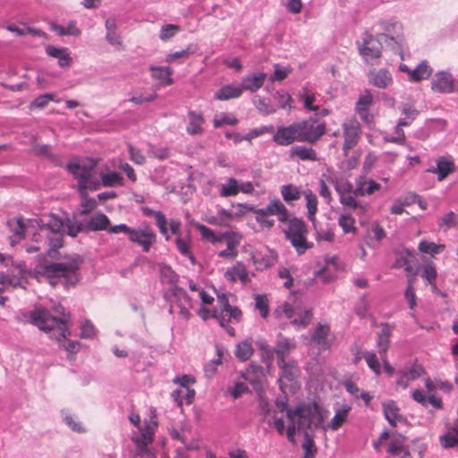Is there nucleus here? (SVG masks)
Returning a JSON list of instances; mask_svg holds the SVG:
<instances>
[{
  "label": "nucleus",
  "mask_w": 458,
  "mask_h": 458,
  "mask_svg": "<svg viewBox=\"0 0 458 458\" xmlns=\"http://www.w3.org/2000/svg\"><path fill=\"white\" fill-rule=\"evenodd\" d=\"M284 200L287 203L298 200L301 199V191L293 184L283 185L280 190Z\"/></svg>",
  "instance_id": "nucleus-43"
},
{
  "label": "nucleus",
  "mask_w": 458,
  "mask_h": 458,
  "mask_svg": "<svg viewBox=\"0 0 458 458\" xmlns=\"http://www.w3.org/2000/svg\"><path fill=\"white\" fill-rule=\"evenodd\" d=\"M267 79V74L265 72L254 73L252 75L245 76L242 79L241 89H242V92L244 90L256 92L259 90L264 84Z\"/></svg>",
  "instance_id": "nucleus-26"
},
{
  "label": "nucleus",
  "mask_w": 458,
  "mask_h": 458,
  "mask_svg": "<svg viewBox=\"0 0 458 458\" xmlns=\"http://www.w3.org/2000/svg\"><path fill=\"white\" fill-rule=\"evenodd\" d=\"M255 307L259 311L263 318H267L269 314V301L266 295L259 294L255 297Z\"/></svg>",
  "instance_id": "nucleus-57"
},
{
  "label": "nucleus",
  "mask_w": 458,
  "mask_h": 458,
  "mask_svg": "<svg viewBox=\"0 0 458 458\" xmlns=\"http://www.w3.org/2000/svg\"><path fill=\"white\" fill-rule=\"evenodd\" d=\"M303 195L306 199V207L308 209V218L310 221L315 220V215L318 211V199L317 196L312 192L311 190L308 189L303 191Z\"/></svg>",
  "instance_id": "nucleus-41"
},
{
  "label": "nucleus",
  "mask_w": 458,
  "mask_h": 458,
  "mask_svg": "<svg viewBox=\"0 0 458 458\" xmlns=\"http://www.w3.org/2000/svg\"><path fill=\"white\" fill-rule=\"evenodd\" d=\"M253 263L257 266L258 269H266L274 266L277 261V255L272 250H267V253L261 257L254 255L252 257Z\"/></svg>",
  "instance_id": "nucleus-37"
},
{
  "label": "nucleus",
  "mask_w": 458,
  "mask_h": 458,
  "mask_svg": "<svg viewBox=\"0 0 458 458\" xmlns=\"http://www.w3.org/2000/svg\"><path fill=\"white\" fill-rule=\"evenodd\" d=\"M220 238H222V241L225 242L226 248L232 250H237V248L240 245L242 240V236L239 233L233 232L225 233L220 235Z\"/></svg>",
  "instance_id": "nucleus-56"
},
{
  "label": "nucleus",
  "mask_w": 458,
  "mask_h": 458,
  "mask_svg": "<svg viewBox=\"0 0 458 458\" xmlns=\"http://www.w3.org/2000/svg\"><path fill=\"white\" fill-rule=\"evenodd\" d=\"M343 131V155L346 157L350 151L360 142L362 135V128L360 122L355 117L346 119L342 123Z\"/></svg>",
  "instance_id": "nucleus-8"
},
{
  "label": "nucleus",
  "mask_w": 458,
  "mask_h": 458,
  "mask_svg": "<svg viewBox=\"0 0 458 458\" xmlns=\"http://www.w3.org/2000/svg\"><path fill=\"white\" fill-rule=\"evenodd\" d=\"M253 353L254 349L252 347V343L251 341L248 340L239 343L234 352L236 358L241 361H246L250 360Z\"/></svg>",
  "instance_id": "nucleus-38"
},
{
  "label": "nucleus",
  "mask_w": 458,
  "mask_h": 458,
  "mask_svg": "<svg viewBox=\"0 0 458 458\" xmlns=\"http://www.w3.org/2000/svg\"><path fill=\"white\" fill-rule=\"evenodd\" d=\"M172 397L181 407L183 403L190 405L194 401L195 390L192 388L177 389L172 393Z\"/></svg>",
  "instance_id": "nucleus-35"
},
{
  "label": "nucleus",
  "mask_w": 458,
  "mask_h": 458,
  "mask_svg": "<svg viewBox=\"0 0 458 458\" xmlns=\"http://www.w3.org/2000/svg\"><path fill=\"white\" fill-rule=\"evenodd\" d=\"M301 447L304 451L303 457L315 458V456L318 453V449H317V446L315 445V442H314L312 437H310L308 432L305 433L304 442H303Z\"/></svg>",
  "instance_id": "nucleus-54"
},
{
  "label": "nucleus",
  "mask_w": 458,
  "mask_h": 458,
  "mask_svg": "<svg viewBox=\"0 0 458 458\" xmlns=\"http://www.w3.org/2000/svg\"><path fill=\"white\" fill-rule=\"evenodd\" d=\"M380 188L381 185L378 182L371 179H366L365 177L360 176L356 179L353 193L355 196L360 197L366 195H372Z\"/></svg>",
  "instance_id": "nucleus-22"
},
{
  "label": "nucleus",
  "mask_w": 458,
  "mask_h": 458,
  "mask_svg": "<svg viewBox=\"0 0 458 458\" xmlns=\"http://www.w3.org/2000/svg\"><path fill=\"white\" fill-rule=\"evenodd\" d=\"M292 156L298 157L302 161H317V152L312 148H306L303 146H295L291 149Z\"/></svg>",
  "instance_id": "nucleus-39"
},
{
  "label": "nucleus",
  "mask_w": 458,
  "mask_h": 458,
  "mask_svg": "<svg viewBox=\"0 0 458 458\" xmlns=\"http://www.w3.org/2000/svg\"><path fill=\"white\" fill-rule=\"evenodd\" d=\"M387 453L394 457L410 458V452L405 445V439L402 436L394 437L390 440Z\"/></svg>",
  "instance_id": "nucleus-23"
},
{
  "label": "nucleus",
  "mask_w": 458,
  "mask_h": 458,
  "mask_svg": "<svg viewBox=\"0 0 458 458\" xmlns=\"http://www.w3.org/2000/svg\"><path fill=\"white\" fill-rule=\"evenodd\" d=\"M113 225H110V220L104 213L94 214L86 223V230L89 231H103L107 230Z\"/></svg>",
  "instance_id": "nucleus-27"
},
{
  "label": "nucleus",
  "mask_w": 458,
  "mask_h": 458,
  "mask_svg": "<svg viewBox=\"0 0 458 458\" xmlns=\"http://www.w3.org/2000/svg\"><path fill=\"white\" fill-rule=\"evenodd\" d=\"M225 278L231 283L241 281L245 284L250 282L246 266L242 262H237L233 266L228 267L225 273Z\"/></svg>",
  "instance_id": "nucleus-20"
},
{
  "label": "nucleus",
  "mask_w": 458,
  "mask_h": 458,
  "mask_svg": "<svg viewBox=\"0 0 458 458\" xmlns=\"http://www.w3.org/2000/svg\"><path fill=\"white\" fill-rule=\"evenodd\" d=\"M102 183L106 187L123 186V178L116 172H110L101 175Z\"/></svg>",
  "instance_id": "nucleus-50"
},
{
  "label": "nucleus",
  "mask_w": 458,
  "mask_h": 458,
  "mask_svg": "<svg viewBox=\"0 0 458 458\" xmlns=\"http://www.w3.org/2000/svg\"><path fill=\"white\" fill-rule=\"evenodd\" d=\"M42 225L54 233H61L64 231V223L57 216L50 214L40 219Z\"/></svg>",
  "instance_id": "nucleus-34"
},
{
  "label": "nucleus",
  "mask_w": 458,
  "mask_h": 458,
  "mask_svg": "<svg viewBox=\"0 0 458 458\" xmlns=\"http://www.w3.org/2000/svg\"><path fill=\"white\" fill-rule=\"evenodd\" d=\"M422 278H424L431 286L433 289H437V269L433 263L427 264L423 269Z\"/></svg>",
  "instance_id": "nucleus-58"
},
{
  "label": "nucleus",
  "mask_w": 458,
  "mask_h": 458,
  "mask_svg": "<svg viewBox=\"0 0 458 458\" xmlns=\"http://www.w3.org/2000/svg\"><path fill=\"white\" fill-rule=\"evenodd\" d=\"M415 119L404 117L399 120L397 125L395 127V135L394 136H386L384 139L386 142L396 143L399 145H403L406 140V137L403 127L411 125Z\"/></svg>",
  "instance_id": "nucleus-28"
},
{
  "label": "nucleus",
  "mask_w": 458,
  "mask_h": 458,
  "mask_svg": "<svg viewBox=\"0 0 458 458\" xmlns=\"http://www.w3.org/2000/svg\"><path fill=\"white\" fill-rule=\"evenodd\" d=\"M355 197L356 196L354 195V193L352 191V192L344 194L343 196H340L339 200H340V203L345 207H348L353 210L360 209V211L365 212L366 207L360 204L356 200Z\"/></svg>",
  "instance_id": "nucleus-51"
},
{
  "label": "nucleus",
  "mask_w": 458,
  "mask_h": 458,
  "mask_svg": "<svg viewBox=\"0 0 458 458\" xmlns=\"http://www.w3.org/2000/svg\"><path fill=\"white\" fill-rule=\"evenodd\" d=\"M126 233L130 242L140 246L143 252H148L157 242V234L148 225L140 228H132L125 224H120L109 228V233Z\"/></svg>",
  "instance_id": "nucleus-5"
},
{
  "label": "nucleus",
  "mask_w": 458,
  "mask_h": 458,
  "mask_svg": "<svg viewBox=\"0 0 458 458\" xmlns=\"http://www.w3.org/2000/svg\"><path fill=\"white\" fill-rule=\"evenodd\" d=\"M312 316L313 314L311 310H302L301 308L295 316V318L292 320V324L296 328H305L310 324Z\"/></svg>",
  "instance_id": "nucleus-44"
},
{
  "label": "nucleus",
  "mask_w": 458,
  "mask_h": 458,
  "mask_svg": "<svg viewBox=\"0 0 458 458\" xmlns=\"http://www.w3.org/2000/svg\"><path fill=\"white\" fill-rule=\"evenodd\" d=\"M254 214L260 216H276L280 222H287L289 220V212L284 203L276 199H271L268 205L264 208L254 210Z\"/></svg>",
  "instance_id": "nucleus-14"
},
{
  "label": "nucleus",
  "mask_w": 458,
  "mask_h": 458,
  "mask_svg": "<svg viewBox=\"0 0 458 458\" xmlns=\"http://www.w3.org/2000/svg\"><path fill=\"white\" fill-rule=\"evenodd\" d=\"M299 131L297 123L287 126H279L273 135V140L279 146H289L295 141L299 142Z\"/></svg>",
  "instance_id": "nucleus-13"
},
{
  "label": "nucleus",
  "mask_w": 458,
  "mask_h": 458,
  "mask_svg": "<svg viewBox=\"0 0 458 458\" xmlns=\"http://www.w3.org/2000/svg\"><path fill=\"white\" fill-rule=\"evenodd\" d=\"M286 416L289 420H295L297 421L298 430L313 431L322 427L327 417V411L318 403L312 402L286 410Z\"/></svg>",
  "instance_id": "nucleus-3"
},
{
  "label": "nucleus",
  "mask_w": 458,
  "mask_h": 458,
  "mask_svg": "<svg viewBox=\"0 0 458 458\" xmlns=\"http://www.w3.org/2000/svg\"><path fill=\"white\" fill-rule=\"evenodd\" d=\"M293 349H295V344L293 343L290 339L285 337L279 339L274 349V352L277 357V363L287 361L286 357Z\"/></svg>",
  "instance_id": "nucleus-30"
},
{
  "label": "nucleus",
  "mask_w": 458,
  "mask_h": 458,
  "mask_svg": "<svg viewBox=\"0 0 458 458\" xmlns=\"http://www.w3.org/2000/svg\"><path fill=\"white\" fill-rule=\"evenodd\" d=\"M286 239L295 248L299 254H303L313 247V243L307 241L308 229L302 219L292 218L288 220V228L284 231Z\"/></svg>",
  "instance_id": "nucleus-7"
},
{
  "label": "nucleus",
  "mask_w": 458,
  "mask_h": 458,
  "mask_svg": "<svg viewBox=\"0 0 458 458\" xmlns=\"http://www.w3.org/2000/svg\"><path fill=\"white\" fill-rule=\"evenodd\" d=\"M142 212L147 216H154L156 219V224L159 228L160 233L165 237L166 240H169L168 236V228H167V221L165 215L161 211H154L151 208L146 207L142 208Z\"/></svg>",
  "instance_id": "nucleus-32"
},
{
  "label": "nucleus",
  "mask_w": 458,
  "mask_h": 458,
  "mask_svg": "<svg viewBox=\"0 0 458 458\" xmlns=\"http://www.w3.org/2000/svg\"><path fill=\"white\" fill-rule=\"evenodd\" d=\"M274 73L269 78L272 82L284 81L292 72L290 67H282L278 64L274 65Z\"/></svg>",
  "instance_id": "nucleus-62"
},
{
  "label": "nucleus",
  "mask_w": 458,
  "mask_h": 458,
  "mask_svg": "<svg viewBox=\"0 0 458 458\" xmlns=\"http://www.w3.org/2000/svg\"><path fill=\"white\" fill-rule=\"evenodd\" d=\"M364 360H366L369 369L376 374H381V366L376 353L365 351L363 353Z\"/></svg>",
  "instance_id": "nucleus-59"
},
{
  "label": "nucleus",
  "mask_w": 458,
  "mask_h": 458,
  "mask_svg": "<svg viewBox=\"0 0 458 458\" xmlns=\"http://www.w3.org/2000/svg\"><path fill=\"white\" fill-rule=\"evenodd\" d=\"M176 248L180 253L187 257L192 264H195V258L191 251L190 242L178 237L175 241Z\"/></svg>",
  "instance_id": "nucleus-61"
},
{
  "label": "nucleus",
  "mask_w": 458,
  "mask_h": 458,
  "mask_svg": "<svg viewBox=\"0 0 458 458\" xmlns=\"http://www.w3.org/2000/svg\"><path fill=\"white\" fill-rule=\"evenodd\" d=\"M401 72H406L411 81H420L427 80L432 74V68L427 61H422L415 69H410L406 64H401L399 66Z\"/></svg>",
  "instance_id": "nucleus-18"
},
{
  "label": "nucleus",
  "mask_w": 458,
  "mask_h": 458,
  "mask_svg": "<svg viewBox=\"0 0 458 458\" xmlns=\"http://www.w3.org/2000/svg\"><path fill=\"white\" fill-rule=\"evenodd\" d=\"M151 76L153 79L157 80L164 85H172L173 80L171 78L173 70L170 67L151 66Z\"/></svg>",
  "instance_id": "nucleus-33"
},
{
  "label": "nucleus",
  "mask_w": 458,
  "mask_h": 458,
  "mask_svg": "<svg viewBox=\"0 0 458 458\" xmlns=\"http://www.w3.org/2000/svg\"><path fill=\"white\" fill-rule=\"evenodd\" d=\"M332 183L339 197L354 191L351 182L345 178H336L332 180Z\"/></svg>",
  "instance_id": "nucleus-52"
},
{
  "label": "nucleus",
  "mask_w": 458,
  "mask_h": 458,
  "mask_svg": "<svg viewBox=\"0 0 458 458\" xmlns=\"http://www.w3.org/2000/svg\"><path fill=\"white\" fill-rule=\"evenodd\" d=\"M455 164L450 157H440L436 160V167L428 169V173L437 175L438 181H444L449 174L454 173Z\"/></svg>",
  "instance_id": "nucleus-17"
},
{
  "label": "nucleus",
  "mask_w": 458,
  "mask_h": 458,
  "mask_svg": "<svg viewBox=\"0 0 458 458\" xmlns=\"http://www.w3.org/2000/svg\"><path fill=\"white\" fill-rule=\"evenodd\" d=\"M281 369V375L278 378L280 389L283 392L287 390L293 391L297 386V377L299 376V369L294 360L277 363Z\"/></svg>",
  "instance_id": "nucleus-12"
},
{
  "label": "nucleus",
  "mask_w": 458,
  "mask_h": 458,
  "mask_svg": "<svg viewBox=\"0 0 458 458\" xmlns=\"http://www.w3.org/2000/svg\"><path fill=\"white\" fill-rule=\"evenodd\" d=\"M238 123V119L233 114L221 113L216 114L213 120L215 128H220L225 124L234 126Z\"/></svg>",
  "instance_id": "nucleus-48"
},
{
  "label": "nucleus",
  "mask_w": 458,
  "mask_h": 458,
  "mask_svg": "<svg viewBox=\"0 0 458 458\" xmlns=\"http://www.w3.org/2000/svg\"><path fill=\"white\" fill-rule=\"evenodd\" d=\"M384 415L392 426H396L397 422L401 421L403 417L399 412V408L394 401H390L383 404Z\"/></svg>",
  "instance_id": "nucleus-36"
},
{
  "label": "nucleus",
  "mask_w": 458,
  "mask_h": 458,
  "mask_svg": "<svg viewBox=\"0 0 458 458\" xmlns=\"http://www.w3.org/2000/svg\"><path fill=\"white\" fill-rule=\"evenodd\" d=\"M338 224L344 233H356L355 219L349 214H343L339 216Z\"/></svg>",
  "instance_id": "nucleus-46"
},
{
  "label": "nucleus",
  "mask_w": 458,
  "mask_h": 458,
  "mask_svg": "<svg viewBox=\"0 0 458 458\" xmlns=\"http://www.w3.org/2000/svg\"><path fill=\"white\" fill-rule=\"evenodd\" d=\"M279 309L284 314L285 318L293 320V318H295V316L297 315L298 311L300 310L301 306L297 302H294V303L284 302L279 307Z\"/></svg>",
  "instance_id": "nucleus-64"
},
{
  "label": "nucleus",
  "mask_w": 458,
  "mask_h": 458,
  "mask_svg": "<svg viewBox=\"0 0 458 458\" xmlns=\"http://www.w3.org/2000/svg\"><path fill=\"white\" fill-rule=\"evenodd\" d=\"M197 50L198 47L196 45H189L185 49L182 51H177L167 55L165 57V62L171 64L176 59L186 60L190 57L191 55L197 52Z\"/></svg>",
  "instance_id": "nucleus-45"
},
{
  "label": "nucleus",
  "mask_w": 458,
  "mask_h": 458,
  "mask_svg": "<svg viewBox=\"0 0 458 458\" xmlns=\"http://www.w3.org/2000/svg\"><path fill=\"white\" fill-rule=\"evenodd\" d=\"M31 319L40 330L52 332V337L61 343V346L67 352L69 360L75 359L80 350V344L77 341L66 340L71 335L68 315L64 314L63 318H56L46 310H36L31 312Z\"/></svg>",
  "instance_id": "nucleus-1"
},
{
  "label": "nucleus",
  "mask_w": 458,
  "mask_h": 458,
  "mask_svg": "<svg viewBox=\"0 0 458 458\" xmlns=\"http://www.w3.org/2000/svg\"><path fill=\"white\" fill-rule=\"evenodd\" d=\"M242 377L252 385L255 388L261 386L265 375L262 367L250 364L243 372Z\"/></svg>",
  "instance_id": "nucleus-24"
},
{
  "label": "nucleus",
  "mask_w": 458,
  "mask_h": 458,
  "mask_svg": "<svg viewBox=\"0 0 458 458\" xmlns=\"http://www.w3.org/2000/svg\"><path fill=\"white\" fill-rule=\"evenodd\" d=\"M386 38V34H379L377 38H375L371 34H368L363 38L362 44L359 47V53L366 64L370 65L377 64V61L382 54L381 40Z\"/></svg>",
  "instance_id": "nucleus-9"
},
{
  "label": "nucleus",
  "mask_w": 458,
  "mask_h": 458,
  "mask_svg": "<svg viewBox=\"0 0 458 458\" xmlns=\"http://www.w3.org/2000/svg\"><path fill=\"white\" fill-rule=\"evenodd\" d=\"M157 427V423H149L145 422L142 427L139 428L140 434L139 436H133L131 440L136 445V449H150L149 445L152 444L154 440L155 428Z\"/></svg>",
  "instance_id": "nucleus-15"
},
{
  "label": "nucleus",
  "mask_w": 458,
  "mask_h": 458,
  "mask_svg": "<svg viewBox=\"0 0 458 458\" xmlns=\"http://www.w3.org/2000/svg\"><path fill=\"white\" fill-rule=\"evenodd\" d=\"M299 131V142L314 144L327 132L324 123L316 124L313 121H301L297 123Z\"/></svg>",
  "instance_id": "nucleus-11"
},
{
  "label": "nucleus",
  "mask_w": 458,
  "mask_h": 458,
  "mask_svg": "<svg viewBox=\"0 0 458 458\" xmlns=\"http://www.w3.org/2000/svg\"><path fill=\"white\" fill-rule=\"evenodd\" d=\"M329 332L330 327L328 325L319 324L315 329L311 340L319 345H324Z\"/></svg>",
  "instance_id": "nucleus-53"
},
{
  "label": "nucleus",
  "mask_w": 458,
  "mask_h": 458,
  "mask_svg": "<svg viewBox=\"0 0 458 458\" xmlns=\"http://www.w3.org/2000/svg\"><path fill=\"white\" fill-rule=\"evenodd\" d=\"M430 89L438 94H458V79L449 72H438L431 80Z\"/></svg>",
  "instance_id": "nucleus-10"
},
{
  "label": "nucleus",
  "mask_w": 458,
  "mask_h": 458,
  "mask_svg": "<svg viewBox=\"0 0 458 458\" xmlns=\"http://www.w3.org/2000/svg\"><path fill=\"white\" fill-rule=\"evenodd\" d=\"M55 94L47 93L44 95H40L34 99V101L30 104V109L38 108L43 109L47 106L50 101H55Z\"/></svg>",
  "instance_id": "nucleus-63"
},
{
  "label": "nucleus",
  "mask_w": 458,
  "mask_h": 458,
  "mask_svg": "<svg viewBox=\"0 0 458 458\" xmlns=\"http://www.w3.org/2000/svg\"><path fill=\"white\" fill-rule=\"evenodd\" d=\"M242 95V89L240 86H234L232 84L225 85L218 89L214 98L218 101H225L233 98H238Z\"/></svg>",
  "instance_id": "nucleus-29"
},
{
  "label": "nucleus",
  "mask_w": 458,
  "mask_h": 458,
  "mask_svg": "<svg viewBox=\"0 0 458 458\" xmlns=\"http://www.w3.org/2000/svg\"><path fill=\"white\" fill-rule=\"evenodd\" d=\"M189 123L186 127V131L190 135H200L204 132L203 125L205 123V118L202 113L196 111L188 112Z\"/></svg>",
  "instance_id": "nucleus-25"
},
{
  "label": "nucleus",
  "mask_w": 458,
  "mask_h": 458,
  "mask_svg": "<svg viewBox=\"0 0 458 458\" xmlns=\"http://www.w3.org/2000/svg\"><path fill=\"white\" fill-rule=\"evenodd\" d=\"M299 98L303 102V106L307 110L315 112L318 110V106L313 105L316 100L315 94L310 92L308 88H302Z\"/></svg>",
  "instance_id": "nucleus-49"
},
{
  "label": "nucleus",
  "mask_w": 458,
  "mask_h": 458,
  "mask_svg": "<svg viewBox=\"0 0 458 458\" xmlns=\"http://www.w3.org/2000/svg\"><path fill=\"white\" fill-rule=\"evenodd\" d=\"M350 410L347 405L338 409L327 427L332 430H337L346 421Z\"/></svg>",
  "instance_id": "nucleus-42"
},
{
  "label": "nucleus",
  "mask_w": 458,
  "mask_h": 458,
  "mask_svg": "<svg viewBox=\"0 0 458 458\" xmlns=\"http://www.w3.org/2000/svg\"><path fill=\"white\" fill-rule=\"evenodd\" d=\"M440 444L445 448L458 445V419L454 428L449 429L439 438Z\"/></svg>",
  "instance_id": "nucleus-40"
},
{
  "label": "nucleus",
  "mask_w": 458,
  "mask_h": 458,
  "mask_svg": "<svg viewBox=\"0 0 458 458\" xmlns=\"http://www.w3.org/2000/svg\"><path fill=\"white\" fill-rule=\"evenodd\" d=\"M46 52L49 56L58 59V64L62 67H69L72 64V58L69 55L67 48H57L53 46H48L46 48Z\"/></svg>",
  "instance_id": "nucleus-31"
},
{
  "label": "nucleus",
  "mask_w": 458,
  "mask_h": 458,
  "mask_svg": "<svg viewBox=\"0 0 458 458\" xmlns=\"http://www.w3.org/2000/svg\"><path fill=\"white\" fill-rule=\"evenodd\" d=\"M82 259L72 257L63 262H44L37 265L35 273L38 278L47 281L52 286L59 283L64 286H73L80 280L79 270Z\"/></svg>",
  "instance_id": "nucleus-2"
},
{
  "label": "nucleus",
  "mask_w": 458,
  "mask_h": 458,
  "mask_svg": "<svg viewBox=\"0 0 458 458\" xmlns=\"http://www.w3.org/2000/svg\"><path fill=\"white\" fill-rule=\"evenodd\" d=\"M373 104V96L370 90H364L359 97L354 110L360 109H369V106Z\"/></svg>",
  "instance_id": "nucleus-60"
},
{
  "label": "nucleus",
  "mask_w": 458,
  "mask_h": 458,
  "mask_svg": "<svg viewBox=\"0 0 458 458\" xmlns=\"http://www.w3.org/2000/svg\"><path fill=\"white\" fill-rule=\"evenodd\" d=\"M393 330L394 327L387 323H382L380 325V331L377 333V346L378 348L379 356L386 355L390 345V338L392 336Z\"/></svg>",
  "instance_id": "nucleus-21"
},
{
  "label": "nucleus",
  "mask_w": 458,
  "mask_h": 458,
  "mask_svg": "<svg viewBox=\"0 0 458 458\" xmlns=\"http://www.w3.org/2000/svg\"><path fill=\"white\" fill-rule=\"evenodd\" d=\"M212 318L218 321L229 335L233 336L235 330L229 323L232 320L240 322L242 312L238 307L231 306L226 294L223 293L217 295V306L212 311Z\"/></svg>",
  "instance_id": "nucleus-6"
},
{
  "label": "nucleus",
  "mask_w": 458,
  "mask_h": 458,
  "mask_svg": "<svg viewBox=\"0 0 458 458\" xmlns=\"http://www.w3.org/2000/svg\"><path fill=\"white\" fill-rule=\"evenodd\" d=\"M26 269L21 264L13 265L11 273H1L0 274V284L4 287L12 286L18 287L22 284V280L25 278Z\"/></svg>",
  "instance_id": "nucleus-16"
},
{
  "label": "nucleus",
  "mask_w": 458,
  "mask_h": 458,
  "mask_svg": "<svg viewBox=\"0 0 458 458\" xmlns=\"http://www.w3.org/2000/svg\"><path fill=\"white\" fill-rule=\"evenodd\" d=\"M419 250L423 253L430 255L438 254L445 250V246L444 244H436L434 242H428L427 241H421L419 243Z\"/></svg>",
  "instance_id": "nucleus-55"
},
{
  "label": "nucleus",
  "mask_w": 458,
  "mask_h": 458,
  "mask_svg": "<svg viewBox=\"0 0 458 458\" xmlns=\"http://www.w3.org/2000/svg\"><path fill=\"white\" fill-rule=\"evenodd\" d=\"M97 161L89 159L86 163H70L68 170L72 174L78 182V190L81 196H86L88 191H97L100 188V182L95 175Z\"/></svg>",
  "instance_id": "nucleus-4"
},
{
  "label": "nucleus",
  "mask_w": 458,
  "mask_h": 458,
  "mask_svg": "<svg viewBox=\"0 0 458 458\" xmlns=\"http://www.w3.org/2000/svg\"><path fill=\"white\" fill-rule=\"evenodd\" d=\"M369 83L378 89H386L393 83L391 72L386 69H372L368 72Z\"/></svg>",
  "instance_id": "nucleus-19"
},
{
  "label": "nucleus",
  "mask_w": 458,
  "mask_h": 458,
  "mask_svg": "<svg viewBox=\"0 0 458 458\" xmlns=\"http://www.w3.org/2000/svg\"><path fill=\"white\" fill-rule=\"evenodd\" d=\"M240 192L239 183L236 179L228 178L227 183L222 184L220 189V195L222 197L236 196Z\"/></svg>",
  "instance_id": "nucleus-47"
}]
</instances>
